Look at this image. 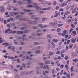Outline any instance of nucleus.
Masks as SVG:
<instances>
[{"instance_id":"nucleus-1","label":"nucleus","mask_w":78,"mask_h":78,"mask_svg":"<svg viewBox=\"0 0 78 78\" xmlns=\"http://www.w3.org/2000/svg\"><path fill=\"white\" fill-rule=\"evenodd\" d=\"M23 0L24 1H27L30 5H30L27 6V8H33L34 7L36 8V9L37 10H38L39 9V7L37 6V4L34 3L32 2V1L31 0Z\"/></svg>"},{"instance_id":"nucleus-2","label":"nucleus","mask_w":78,"mask_h":78,"mask_svg":"<svg viewBox=\"0 0 78 78\" xmlns=\"http://www.w3.org/2000/svg\"><path fill=\"white\" fill-rule=\"evenodd\" d=\"M67 4L65 2H63L62 4L59 5V6L60 7H63V6H65L67 5Z\"/></svg>"},{"instance_id":"nucleus-3","label":"nucleus","mask_w":78,"mask_h":78,"mask_svg":"<svg viewBox=\"0 0 78 78\" xmlns=\"http://www.w3.org/2000/svg\"><path fill=\"white\" fill-rule=\"evenodd\" d=\"M38 27H40L42 29L44 28H46V27H47V25H46L44 26L43 27L42 26V24H40L38 25Z\"/></svg>"},{"instance_id":"nucleus-4","label":"nucleus","mask_w":78,"mask_h":78,"mask_svg":"<svg viewBox=\"0 0 78 78\" xmlns=\"http://www.w3.org/2000/svg\"><path fill=\"white\" fill-rule=\"evenodd\" d=\"M1 11L2 12H5V9L4 8V6H1L0 8Z\"/></svg>"},{"instance_id":"nucleus-5","label":"nucleus","mask_w":78,"mask_h":78,"mask_svg":"<svg viewBox=\"0 0 78 78\" xmlns=\"http://www.w3.org/2000/svg\"><path fill=\"white\" fill-rule=\"evenodd\" d=\"M31 10L24 9L23 10V12H31Z\"/></svg>"},{"instance_id":"nucleus-6","label":"nucleus","mask_w":78,"mask_h":78,"mask_svg":"<svg viewBox=\"0 0 78 78\" xmlns=\"http://www.w3.org/2000/svg\"><path fill=\"white\" fill-rule=\"evenodd\" d=\"M76 40V38H74V39L73 38H72L71 39V42H72L73 43H75V41Z\"/></svg>"},{"instance_id":"nucleus-7","label":"nucleus","mask_w":78,"mask_h":78,"mask_svg":"<svg viewBox=\"0 0 78 78\" xmlns=\"http://www.w3.org/2000/svg\"><path fill=\"white\" fill-rule=\"evenodd\" d=\"M26 59H29L30 61L32 60V62H34V61H33V60H34V58H30V57H29L27 56V57H26Z\"/></svg>"},{"instance_id":"nucleus-8","label":"nucleus","mask_w":78,"mask_h":78,"mask_svg":"<svg viewBox=\"0 0 78 78\" xmlns=\"http://www.w3.org/2000/svg\"><path fill=\"white\" fill-rule=\"evenodd\" d=\"M57 21H56L54 23V24L53 23H51L50 24H51V25H52V26H55V25H56L57 24Z\"/></svg>"},{"instance_id":"nucleus-9","label":"nucleus","mask_w":78,"mask_h":78,"mask_svg":"<svg viewBox=\"0 0 78 78\" xmlns=\"http://www.w3.org/2000/svg\"><path fill=\"white\" fill-rule=\"evenodd\" d=\"M23 33V31H17V34H22Z\"/></svg>"},{"instance_id":"nucleus-10","label":"nucleus","mask_w":78,"mask_h":78,"mask_svg":"<svg viewBox=\"0 0 78 78\" xmlns=\"http://www.w3.org/2000/svg\"><path fill=\"white\" fill-rule=\"evenodd\" d=\"M58 16V11H55V15H54L55 17H56Z\"/></svg>"},{"instance_id":"nucleus-11","label":"nucleus","mask_w":78,"mask_h":78,"mask_svg":"<svg viewBox=\"0 0 78 78\" xmlns=\"http://www.w3.org/2000/svg\"><path fill=\"white\" fill-rule=\"evenodd\" d=\"M19 20H21V21H26L27 20L26 18H20Z\"/></svg>"},{"instance_id":"nucleus-12","label":"nucleus","mask_w":78,"mask_h":78,"mask_svg":"<svg viewBox=\"0 0 78 78\" xmlns=\"http://www.w3.org/2000/svg\"><path fill=\"white\" fill-rule=\"evenodd\" d=\"M73 61L74 62H78V58L74 59L73 60Z\"/></svg>"},{"instance_id":"nucleus-13","label":"nucleus","mask_w":78,"mask_h":78,"mask_svg":"<svg viewBox=\"0 0 78 78\" xmlns=\"http://www.w3.org/2000/svg\"><path fill=\"white\" fill-rule=\"evenodd\" d=\"M3 45H6V46H9V44L8 43H4L2 44Z\"/></svg>"},{"instance_id":"nucleus-14","label":"nucleus","mask_w":78,"mask_h":78,"mask_svg":"<svg viewBox=\"0 0 78 78\" xmlns=\"http://www.w3.org/2000/svg\"><path fill=\"white\" fill-rule=\"evenodd\" d=\"M39 65L40 66V67L41 69H42L43 68V67L44 66V64L42 63H41L39 64Z\"/></svg>"},{"instance_id":"nucleus-15","label":"nucleus","mask_w":78,"mask_h":78,"mask_svg":"<svg viewBox=\"0 0 78 78\" xmlns=\"http://www.w3.org/2000/svg\"><path fill=\"white\" fill-rule=\"evenodd\" d=\"M51 44L52 45V48H55V44L53 42H52Z\"/></svg>"},{"instance_id":"nucleus-16","label":"nucleus","mask_w":78,"mask_h":78,"mask_svg":"<svg viewBox=\"0 0 78 78\" xmlns=\"http://www.w3.org/2000/svg\"><path fill=\"white\" fill-rule=\"evenodd\" d=\"M45 63L46 64H50V61L48 60L46 61L45 62Z\"/></svg>"},{"instance_id":"nucleus-17","label":"nucleus","mask_w":78,"mask_h":78,"mask_svg":"<svg viewBox=\"0 0 78 78\" xmlns=\"http://www.w3.org/2000/svg\"><path fill=\"white\" fill-rule=\"evenodd\" d=\"M53 42H58V41L57 39H56L55 38H54L53 40Z\"/></svg>"},{"instance_id":"nucleus-18","label":"nucleus","mask_w":78,"mask_h":78,"mask_svg":"<svg viewBox=\"0 0 78 78\" xmlns=\"http://www.w3.org/2000/svg\"><path fill=\"white\" fill-rule=\"evenodd\" d=\"M9 31H11V30H10V29L9 28L8 30H6L5 31V33H6V34H7V32Z\"/></svg>"},{"instance_id":"nucleus-19","label":"nucleus","mask_w":78,"mask_h":78,"mask_svg":"<svg viewBox=\"0 0 78 78\" xmlns=\"http://www.w3.org/2000/svg\"><path fill=\"white\" fill-rule=\"evenodd\" d=\"M72 56L73 57H75V56H76V54L75 53H73L72 54Z\"/></svg>"},{"instance_id":"nucleus-20","label":"nucleus","mask_w":78,"mask_h":78,"mask_svg":"<svg viewBox=\"0 0 78 78\" xmlns=\"http://www.w3.org/2000/svg\"><path fill=\"white\" fill-rule=\"evenodd\" d=\"M18 5H23V3L22 2L19 1L18 2Z\"/></svg>"},{"instance_id":"nucleus-21","label":"nucleus","mask_w":78,"mask_h":78,"mask_svg":"<svg viewBox=\"0 0 78 78\" xmlns=\"http://www.w3.org/2000/svg\"><path fill=\"white\" fill-rule=\"evenodd\" d=\"M66 15H67L68 14H70V12L69 11H67L66 12H65Z\"/></svg>"},{"instance_id":"nucleus-22","label":"nucleus","mask_w":78,"mask_h":78,"mask_svg":"<svg viewBox=\"0 0 78 78\" xmlns=\"http://www.w3.org/2000/svg\"><path fill=\"white\" fill-rule=\"evenodd\" d=\"M72 47H73V44H71L69 45V48L70 49L72 48Z\"/></svg>"},{"instance_id":"nucleus-23","label":"nucleus","mask_w":78,"mask_h":78,"mask_svg":"<svg viewBox=\"0 0 78 78\" xmlns=\"http://www.w3.org/2000/svg\"><path fill=\"white\" fill-rule=\"evenodd\" d=\"M36 54H37V53H41V51L37 50L36 51Z\"/></svg>"},{"instance_id":"nucleus-24","label":"nucleus","mask_w":78,"mask_h":78,"mask_svg":"<svg viewBox=\"0 0 78 78\" xmlns=\"http://www.w3.org/2000/svg\"><path fill=\"white\" fill-rule=\"evenodd\" d=\"M71 28H75V26L74 25L72 24L71 25Z\"/></svg>"},{"instance_id":"nucleus-25","label":"nucleus","mask_w":78,"mask_h":78,"mask_svg":"<svg viewBox=\"0 0 78 78\" xmlns=\"http://www.w3.org/2000/svg\"><path fill=\"white\" fill-rule=\"evenodd\" d=\"M48 3V1L47 2H46V4H48V5H49V6L51 5V2H50L49 3Z\"/></svg>"},{"instance_id":"nucleus-26","label":"nucleus","mask_w":78,"mask_h":78,"mask_svg":"<svg viewBox=\"0 0 78 78\" xmlns=\"http://www.w3.org/2000/svg\"><path fill=\"white\" fill-rule=\"evenodd\" d=\"M8 58L9 59H14V57H10L9 56H8Z\"/></svg>"},{"instance_id":"nucleus-27","label":"nucleus","mask_w":78,"mask_h":78,"mask_svg":"<svg viewBox=\"0 0 78 78\" xmlns=\"http://www.w3.org/2000/svg\"><path fill=\"white\" fill-rule=\"evenodd\" d=\"M53 52H49V55L50 56H52L53 55Z\"/></svg>"},{"instance_id":"nucleus-28","label":"nucleus","mask_w":78,"mask_h":78,"mask_svg":"<svg viewBox=\"0 0 78 78\" xmlns=\"http://www.w3.org/2000/svg\"><path fill=\"white\" fill-rule=\"evenodd\" d=\"M10 14L11 15V16H14V12H10Z\"/></svg>"},{"instance_id":"nucleus-29","label":"nucleus","mask_w":78,"mask_h":78,"mask_svg":"<svg viewBox=\"0 0 78 78\" xmlns=\"http://www.w3.org/2000/svg\"><path fill=\"white\" fill-rule=\"evenodd\" d=\"M59 9V6H56V7L55 9L56 10H58Z\"/></svg>"},{"instance_id":"nucleus-30","label":"nucleus","mask_w":78,"mask_h":78,"mask_svg":"<svg viewBox=\"0 0 78 78\" xmlns=\"http://www.w3.org/2000/svg\"><path fill=\"white\" fill-rule=\"evenodd\" d=\"M57 32H59L61 31V29L58 28L57 29Z\"/></svg>"},{"instance_id":"nucleus-31","label":"nucleus","mask_w":78,"mask_h":78,"mask_svg":"<svg viewBox=\"0 0 78 78\" xmlns=\"http://www.w3.org/2000/svg\"><path fill=\"white\" fill-rule=\"evenodd\" d=\"M62 25H63V24H59L58 25V27H61V26H62Z\"/></svg>"},{"instance_id":"nucleus-32","label":"nucleus","mask_w":78,"mask_h":78,"mask_svg":"<svg viewBox=\"0 0 78 78\" xmlns=\"http://www.w3.org/2000/svg\"><path fill=\"white\" fill-rule=\"evenodd\" d=\"M65 59L66 60H67L68 59V56H66L65 57Z\"/></svg>"},{"instance_id":"nucleus-33","label":"nucleus","mask_w":78,"mask_h":78,"mask_svg":"<svg viewBox=\"0 0 78 78\" xmlns=\"http://www.w3.org/2000/svg\"><path fill=\"white\" fill-rule=\"evenodd\" d=\"M6 26L9 28H11V26L9 24L6 25Z\"/></svg>"},{"instance_id":"nucleus-34","label":"nucleus","mask_w":78,"mask_h":78,"mask_svg":"<svg viewBox=\"0 0 78 78\" xmlns=\"http://www.w3.org/2000/svg\"><path fill=\"white\" fill-rule=\"evenodd\" d=\"M78 15V12H76V14L74 15L75 16H77Z\"/></svg>"},{"instance_id":"nucleus-35","label":"nucleus","mask_w":78,"mask_h":78,"mask_svg":"<svg viewBox=\"0 0 78 78\" xmlns=\"http://www.w3.org/2000/svg\"><path fill=\"white\" fill-rule=\"evenodd\" d=\"M13 11H17V9L16 8H14L13 9Z\"/></svg>"},{"instance_id":"nucleus-36","label":"nucleus","mask_w":78,"mask_h":78,"mask_svg":"<svg viewBox=\"0 0 78 78\" xmlns=\"http://www.w3.org/2000/svg\"><path fill=\"white\" fill-rule=\"evenodd\" d=\"M15 48L14 46H12L11 48V50H14Z\"/></svg>"},{"instance_id":"nucleus-37","label":"nucleus","mask_w":78,"mask_h":78,"mask_svg":"<svg viewBox=\"0 0 78 78\" xmlns=\"http://www.w3.org/2000/svg\"><path fill=\"white\" fill-rule=\"evenodd\" d=\"M66 77L67 78H70V74H68L66 75Z\"/></svg>"},{"instance_id":"nucleus-38","label":"nucleus","mask_w":78,"mask_h":78,"mask_svg":"<svg viewBox=\"0 0 78 78\" xmlns=\"http://www.w3.org/2000/svg\"><path fill=\"white\" fill-rule=\"evenodd\" d=\"M33 73V71H30L29 73H26V75H28V74H30V73Z\"/></svg>"},{"instance_id":"nucleus-39","label":"nucleus","mask_w":78,"mask_h":78,"mask_svg":"<svg viewBox=\"0 0 78 78\" xmlns=\"http://www.w3.org/2000/svg\"><path fill=\"white\" fill-rule=\"evenodd\" d=\"M73 34H76V31L74 30V31H73Z\"/></svg>"},{"instance_id":"nucleus-40","label":"nucleus","mask_w":78,"mask_h":78,"mask_svg":"<svg viewBox=\"0 0 78 78\" xmlns=\"http://www.w3.org/2000/svg\"><path fill=\"white\" fill-rule=\"evenodd\" d=\"M47 20V19H45L44 18H43L42 19V21H43V22H44V21H45V20Z\"/></svg>"},{"instance_id":"nucleus-41","label":"nucleus","mask_w":78,"mask_h":78,"mask_svg":"<svg viewBox=\"0 0 78 78\" xmlns=\"http://www.w3.org/2000/svg\"><path fill=\"white\" fill-rule=\"evenodd\" d=\"M64 65H62L60 66V67L61 68V69H63V68H64Z\"/></svg>"},{"instance_id":"nucleus-42","label":"nucleus","mask_w":78,"mask_h":78,"mask_svg":"<svg viewBox=\"0 0 78 78\" xmlns=\"http://www.w3.org/2000/svg\"><path fill=\"white\" fill-rule=\"evenodd\" d=\"M51 64L52 66H53L55 65V63L53 62H52L51 63Z\"/></svg>"},{"instance_id":"nucleus-43","label":"nucleus","mask_w":78,"mask_h":78,"mask_svg":"<svg viewBox=\"0 0 78 78\" xmlns=\"http://www.w3.org/2000/svg\"><path fill=\"white\" fill-rule=\"evenodd\" d=\"M57 4V3H56V1H54L53 2V5H56Z\"/></svg>"},{"instance_id":"nucleus-44","label":"nucleus","mask_w":78,"mask_h":78,"mask_svg":"<svg viewBox=\"0 0 78 78\" xmlns=\"http://www.w3.org/2000/svg\"><path fill=\"white\" fill-rule=\"evenodd\" d=\"M6 50L4 49L2 50V53H6Z\"/></svg>"},{"instance_id":"nucleus-45","label":"nucleus","mask_w":78,"mask_h":78,"mask_svg":"<svg viewBox=\"0 0 78 78\" xmlns=\"http://www.w3.org/2000/svg\"><path fill=\"white\" fill-rule=\"evenodd\" d=\"M20 17V16L19 15H17V16L15 18L16 19H18V18H19Z\"/></svg>"},{"instance_id":"nucleus-46","label":"nucleus","mask_w":78,"mask_h":78,"mask_svg":"<svg viewBox=\"0 0 78 78\" xmlns=\"http://www.w3.org/2000/svg\"><path fill=\"white\" fill-rule=\"evenodd\" d=\"M24 33H28V31L27 30H25L24 31Z\"/></svg>"},{"instance_id":"nucleus-47","label":"nucleus","mask_w":78,"mask_h":78,"mask_svg":"<svg viewBox=\"0 0 78 78\" xmlns=\"http://www.w3.org/2000/svg\"><path fill=\"white\" fill-rule=\"evenodd\" d=\"M56 70L58 71H60V69H59V68H56Z\"/></svg>"},{"instance_id":"nucleus-48","label":"nucleus","mask_w":78,"mask_h":78,"mask_svg":"<svg viewBox=\"0 0 78 78\" xmlns=\"http://www.w3.org/2000/svg\"><path fill=\"white\" fill-rule=\"evenodd\" d=\"M31 53V51H28V52H27V55H30V53Z\"/></svg>"},{"instance_id":"nucleus-49","label":"nucleus","mask_w":78,"mask_h":78,"mask_svg":"<svg viewBox=\"0 0 78 78\" xmlns=\"http://www.w3.org/2000/svg\"><path fill=\"white\" fill-rule=\"evenodd\" d=\"M63 72H64V70H62L61 71V73H60V75H62L63 73Z\"/></svg>"},{"instance_id":"nucleus-50","label":"nucleus","mask_w":78,"mask_h":78,"mask_svg":"<svg viewBox=\"0 0 78 78\" xmlns=\"http://www.w3.org/2000/svg\"><path fill=\"white\" fill-rule=\"evenodd\" d=\"M13 14H14V15H17L18 14H19V12L17 13V12H14Z\"/></svg>"},{"instance_id":"nucleus-51","label":"nucleus","mask_w":78,"mask_h":78,"mask_svg":"<svg viewBox=\"0 0 78 78\" xmlns=\"http://www.w3.org/2000/svg\"><path fill=\"white\" fill-rule=\"evenodd\" d=\"M70 40H68L67 41V44H69V43H70Z\"/></svg>"},{"instance_id":"nucleus-52","label":"nucleus","mask_w":78,"mask_h":78,"mask_svg":"<svg viewBox=\"0 0 78 78\" xmlns=\"http://www.w3.org/2000/svg\"><path fill=\"white\" fill-rule=\"evenodd\" d=\"M42 35H43V34L39 33L37 34V36H42Z\"/></svg>"},{"instance_id":"nucleus-53","label":"nucleus","mask_w":78,"mask_h":78,"mask_svg":"<svg viewBox=\"0 0 78 78\" xmlns=\"http://www.w3.org/2000/svg\"><path fill=\"white\" fill-rule=\"evenodd\" d=\"M59 53H60V51H58L56 53V54L58 55V54H59Z\"/></svg>"},{"instance_id":"nucleus-54","label":"nucleus","mask_w":78,"mask_h":78,"mask_svg":"<svg viewBox=\"0 0 78 78\" xmlns=\"http://www.w3.org/2000/svg\"><path fill=\"white\" fill-rule=\"evenodd\" d=\"M57 48V50H60L61 49V47L59 46Z\"/></svg>"},{"instance_id":"nucleus-55","label":"nucleus","mask_w":78,"mask_h":78,"mask_svg":"<svg viewBox=\"0 0 78 78\" xmlns=\"http://www.w3.org/2000/svg\"><path fill=\"white\" fill-rule=\"evenodd\" d=\"M55 69H53L52 70V74H54V73H55Z\"/></svg>"},{"instance_id":"nucleus-56","label":"nucleus","mask_w":78,"mask_h":78,"mask_svg":"<svg viewBox=\"0 0 78 78\" xmlns=\"http://www.w3.org/2000/svg\"><path fill=\"white\" fill-rule=\"evenodd\" d=\"M24 29H25V27H22L21 28V30H23Z\"/></svg>"},{"instance_id":"nucleus-57","label":"nucleus","mask_w":78,"mask_h":78,"mask_svg":"<svg viewBox=\"0 0 78 78\" xmlns=\"http://www.w3.org/2000/svg\"><path fill=\"white\" fill-rule=\"evenodd\" d=\"M59 11H64V9H60L59 10Z\"/></svg>"},{"instance_id":"nucleus-58","label":"nucleus","mask_w":78,"mask_h":78,"mask_svg":"<svg viewBox=\"0 0 78 78\" xmlns=\"http://www.w3.org/2000/svg\"><path fill=\"white\" fill-rule=\"evenodd\" d=\"M20 70H22V69H23V68H22V66H20Z\"/></svg>"},{"instance_id":"nucleus-59","label":"nucleus","mask_w":78,"mask_h":78,"mask_svg":"<svg viewBox=\"0 0 78 78\" xmlns=\"http://www.w3.org/2000/svg\"><path fill=\"white\" fill-rule=\"evenodd\" d=\"M65 67H66V69H68V67H69V66L67 65H65Z\"/></svg>"},{"instance_id":"nucleus-60","label":"nucleus","mask_w":78,"mask_h":78,"mask_svg":"<svg viewBox=\"0 0 78 78\" xmlns=\"http://www.w3.org/2000/svg\"><path fill=\"white\" fill-rule=\"evenodd\" d=\"M67 21L68 23H70V22H71V19H69Z\"/></svg>"},{"instance_id":"nucleus-61","label":"nucleus","mask_w":78,"mask_h":78,"mask_svg":"<svg viewBox=\"0 0 78 78\" xmlns=\"http://www.w3.org/2000/svg\"><path fill=\"white\" fill-rule=\"evenodd\" d=\"M35 17V15H32V17H31V19H34V17Z\"/></svg>"},{"instance_id":"nucleus-62","label":"nucleus","mask_w":78,"mask_h":78,"mask_svg":"<svg viewBox=\"0 0 78 78\" xmlns=\"http://www.w3.org/2000/svg\"><path fill=\"white\" fill-rule=\"evenodd\" d=\"M48 38H49L50 39H51V37H50V35H48Z\"/></svg>"},{"instance_id":"nucleus-63","label":"nucleus","mask_w":78,"mask_h":78,"mask_svg":"<svg viewBox=\"0 0 78 78\" xmlns=\"http://www.w3.org/2000/svg\"><path fill=\"white\" fill-rule=\"evenodd\" d=\"M34 44H35V45H39V44L38 43H37V42H35L34 43Z\"/></svg>"},{"instance_id":"nucleus-64","label":"nucleus","mask_w":78,"mask_h":78,"mask_svg":"<svg viewBox=\"0 0 78 78\" xmlns=\"http://www.w3.org/2000/svg\"><path fill=\"white\" fill-rule=\"evenodd\" d=\"M76 52L78 53V49H77L76 50Z\"/></svg>"}]
</instances>
